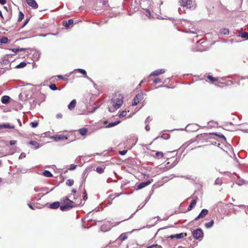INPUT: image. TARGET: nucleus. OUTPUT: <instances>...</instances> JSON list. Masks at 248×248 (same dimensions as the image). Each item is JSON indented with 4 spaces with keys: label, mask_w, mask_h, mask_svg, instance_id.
Wrapping results in <instances>:
<instances>
[{
    "label": "nucleus",
    "mask_w": 248,
    "mask_h": 248,
    "mask_svg": "<svg viewBox=\"0 0 248 248\" xmlns=\"http://www.w3.org/2000/svg\"><path fill=\"white\" fill-rule=\"evenodd\" d=\"M124 102V96L120 93L115 94L110 101L111 106H109L108 109L109 112H113L120 108Z\"/></svg>",
    "instance_id": "f257e3e1"
},
{
    "label": "nucleus",
    "mask_w": 248,
    "mask_h": 248,
    "mask_svg": "<svg viewBox=\"0 0 248 248\" xmlns=\"http://www.w3.org/2000/svg\"><path fill=\"white\" fill-rule=\"evenodd\" d=\"M180 5L186 9H194L196 4L194 0H180Z\"/></svg>",
    "instance_id": "f03ea898"
},
{
    "label": "nucleus",
    "mask_w": 248,
    "mask_h": 248,
    "mask_svg": "<svg viewBox=\"0 0 248 248\" xmlns=\"http://www.w3.org/2000/svg\"><path fill=\"white\" fill-rule=\"evenodd\" d=\"M192 235L196 239H202L203 237V232L201 229L198 228L193 231Z\"/></svg>",
    "instance_id": "7ed1b4c3"
},
{
    "label": "nucleus",
    "mask_w": 248,
    "mask_h": 248,
    "mask_svg": "<svg viewBox=\"0 0 248 248\" xmlns=\"http://www.w3.org/2000/svg\"><path fill=\"white\" fill-rule=\"evenodd\" d=\"M143 98V93L142 92L139 93L134 97L133 102L132 106H136L138 103L141 101Z\"/></svg>",
    "instance_id": "20e7f679"
},
{
    "label": "nucleus",
    "mask_w": 248,
    "mask_h": 248,
    "mask_svg": "<svg viewBox=\"0 0 248 248\" xmlns=\"http://www.w3.org/2000/svg\"><path fill=\"white\" fill-rule=\"evenodd\" d=\"M166 72V69H157L152 72L149 75V77H151L152 76H157L161 74H163Z\"/></svg>",
    "instance_id": "39448f33"
},
{
    "label": "nucleus",
    "mask_w": 248,
    "mask_h": 248,
    "mask_svg": "<svg viewBox=\"0 0 248 248\" xmlns=\"http://www.w3.org/2000/svg\"><path fill=\"white\" fill-rule=\"evenodd\" d=\"M208 210L205 209H202L199 215L195 218V220L197 221L200 218H203L208 214Z\"/></svg>",
    "instance_id": "423d86ee"
},
{
    "label": "nucleus",
    "mask_w": 248,
    "mask_h": 248,
    "mask_svg": "<svg viewBox=\"0 0 248 248\" xmlns=\"http://www.w3.org/2000/svg\"><path fill=\"white\" fill-rule=\"evenodd\" d=\"M64 205H60V208L61 211H64L71 209V208L75 207V205L68 204V203H64Z\"/></svg>",
    "instance_id": "0eeeda50"
},
{
    "label": "nucleus",
    "mask_w": 248,
    "mask_h": 248,
    "mask_svg": "<svg viewBox=\"0 0 248 248\" xmlns=\"http://www.w3.org/2000/svg\"><path fill=\"white\" fill-rule=\"evenodd\" d=\"M111 228V225L110 223L109 222H107L106 224L102 225L100 227V229L103 232H106L110 230Z\"/></svg>",
    "instance_id": "6e6552de"
},
{
    "label": "nucleus",
    "mask_w": 248,
    "mask_h": 248,
    "mask_svg": "<svg viewBox=\"0 0 248 248\" xmlns=\"http://www.w3.org/2000/svg\"><path fill=\"white\" fill-rule=\"evenodd\" d=\"M52 138L56 141H58L59 140H65L67 139V137L62 135L53 136L52 137Z\"/></svg>",
    "instance_id": "1a4fd4ad"
},
{
    "label": "nucleus",
    "mask_w": 248,
    "mask_h": 248,
    "mask_svg": "<svg viewBox=\"0 0 248 248\" xmlns=\"http://www.w3.org/2000/svg\"><path fill=\"white\" fill-rule=\"evenodd\" d=\"M28 4L33 9L38 8V4L35 0H26Z\"/></svg>",
    "instance_id": "9d476101"
},
{
    "label": "nucleus",
    "mask_w": 248,
    "mask_h": 248,
    "mask_svg": "<svg viewBox=\"0 0 248 248\" xmlns=\"http://www.w3.org/2000/svg\"><path fill=\"white\" fill-rule=\"evenodd\" d=\"M150 184H151L150 181H147L146 182L140 183L137 186V189H140L141 188H143L145 187V186H148Z\"/></svg>",
    "instance_id": "9b49d317"
},
{
    "label": "nucleus",
    "mask_w": 248,
    "mask_h": 248,
    "mask_svg": "<svg viewBox=\"0 0 248 248\" xmlns=\"http://www.w3.org/2000/svg\"><path fill=\"white\" fill-rule=\"evenodd\" d=\"M63 202L64 203H68V204L75 205V207L77 204H81V202H80L79 203H76L70 200L67 197H65L63 200Z\"/></svg>",
    "instance_id": "f8f14e48"
},
{
    "label": "nucleus",
    "mask_w": 248,
    "mask_h": 248,
    "mask_svg": "<svg viewBox=\"0 0 248 248\" xmlns=\"http://www.w3.org/2000/svg\"><path fill=\"white\" fill-rule=\"evenodd\" d=\"M15 127L14 125H11L8 123L3 124H0V129L2 128H9V129H13Z\"/></svg>",
    "instance_id": "ddd939ff"
},
{
    "label": "nucleus",
    "mask_w": 248,
    "mask_h": 248,
    "mask_svg": "<svg viewBox=\"0 0 248 248\" xmlns=\"http://www.w3.org/2000/svg\"><path fill=\"white\" fill-rule=\"evenodd\" d=\"M10 97L7 95H4L1 97V101L3 104H7L10 102Z\"/></svg>",
    "instance_id": "4468645a"
},
{
    "label": "nucleus",
    "mask_w": 248,
    "mask_h": 248,
    "mask_svg": "<svg viewBox=\"0 0 248 248\" xmlns=\"http://www.w3.org/2000/svg\"><path fill=\"white\" fill-rule=\"evenodd\" d=\"M62 23L63 25L65 26L66 28H68L70 27L71 25H72L73 23V20L71 19H69L68 21H63Z\"/></svg>",
    "instance_id": "2eb2a0df"
},
{
    "label": "nucleus",
    "mask_w": 248,
    "mask_h": 248,
    "mask_svg": "<svg viewBox=\"0 0 248 248\" xmlns=\"http://www.w3.org/2000/svg\"><path fill=\"white\" fill-rule=\"evenodd\" d=\"M29 144L33 147V148L37 149L40 147L39 143L33 140H31Z\"/></svg>",
    "instance_id": "dca6fc26"
},
{
    "label": "nucleus",
    "mask_w": 248,
    "mask_h": 248,
    "mask_svg": "<svg viewBox=\"0 0 248 248\" xmlns=\"http://www.w3.org/2000/svg\"><path fill=\"white\" fill-rule=\"evenodd\" d=\"M76 105V100L74 99L73 100L70 104L68 106V108L69 110H72L73 109Z\"/></svg>",
    "instance_id": "f3484780"
},
{
    "label": "nucleus",
    "mask_w": 248,
    "mask_h": 248,
    "mask_svg": "<svg viewBox=\"0 0 248 248\" xmlns=\"http://www.w3.org/2000/svg\"><path fill=\"white\" fill-rule=\"evenodd\" d=\"M196 202H197V201L196 199H193L191 202V203L190 204V205H189V206L188 207V208H187V210L188 211H190L192 210V209L193 208V207H194L196 204Z\"/></svg>",
    "instance_id": "a211bd4d"
},
{
    "label": "nucleus",
    "mask_w": 248,
    "mask_h": 248,
    "mask_svg": "<svg viewBox=\"0 0 248 248\" xmlns=\"http://www.w3.org/2000/svg\"><path fill=\"white\" fill-rule=\"evenodd\" d=\"M60 203L59 202H55L50 204L49 207L52 209H57L60 207Z\"/></svg>",
    "instance_id": "6ab92c4d"
},
{
    "label": "nucleus",
    "mask_w": 248,
    "mask_h": 248,
    "mask_svg": "<svg viewBox=\"0 0 248 248\" xmlns=\"http://www.w3.org/2000/svg\"><path fill=\"white\" fill-rule=\"evenodd\" d=\"M121 121L120 120H118V121H116L115 122H111V123H109L107 126H106V127L107 128H110V127H113L117 124H118L119 123H120Z\"/></svg>",
    "instance_id": "aec40b11"
},
{
    "label": "nucleus",
    "mask_w": 248,
    "mask_h": 248,
    "mask_svg": "<svg viewBox=\"0 0 248 248\" xmlns=\"http://www.w3.org/2000/svg\"><path fill=\"white\" fill-rule=\"evenodd\" d=\"M239 36L242 38H245L246 40H248V33L246 32L239 31Z\"/></svg>",
    "instance_id": "412c9836"
},
{
    "label": "nucleus",
    "mask_w": 248,
    "mask_h": 248,
    "mask_svg": "<svg viewBox=\"0 0 248 248\" xmlns=\"http://www.w3.org/2000/svg\"><path fill=\"white\" fill-rule=\"evenodd\" d=\"M186 32H190L191 33H196L197 29L193 27L190 28H188L187 29H185Z\"/></svg>",
    "instance_id": "4be33fe9"
},
{
    "label": "nucleus",
    "mask_w": 248,
    "mask_h": 248,
    "mask_svg": "<svg viewBox=\"0 0 248 248\" xmlns=\"http://www.w3.org/2000/svg\"><path fill=\"white\" fill-rule=\"evenodd\" d=\"M214 224V220H211L210 222H206L205 223L204 225L205 227L207 229L211 228Z\"/></svg>",
    "instance_id": "5701e85b"
},
{
    "label": "nucleus",
    "mask_w": 248,
    "mask_h": 248,
    "mask_svg": "<svg viewBox=\"0 0 248 248\" xmlns=\"http://www.w3.org/2000/svg\"><path fill=\"white\" fill-rule=\"evenodd\" d=\"M78 131L80 135H81L82 136H85L86 135L88 132V130L87 128H82L79 129Z\"/></svg>",
    "instance_id": "b1692460"
},
{
    "label": "nucleus",
    "mask_w": 248,
    "mask_h": 248,
    "mask_svg": "<svg viewBox=\"0 0 248 248\" xmlns=\"http://www.w3.org/2000/svg\"><path fill=\"white\" fill-rule=\"evenodd\" d=\"M43 174L45 176L47 177H51L53 176L52 174L49 170H45L43 172Z\"/></svg>",
    "instance_id": "393cba45"
},
{
    "label": "nucleus",
    "mask_w": 248,
    "mask_h": 248,
    "mask_svg": "<svg viewBox=\"0 0 248 248\" xmlns=\"http://www.w3.org/2000/svg\"><path fill=\"white\" fill-rule=\"evenodd\" d=\"M9 40L6 37H2L0 38V43L2 44H7L9 42Z\"/></svg>",
    "instance_id": "a878e982"
},
{
    "label": "nucleus",
    "mask_w": 248,
    "mask_h": 248,
    "mask_svg": "<svg viewBox=\"0 0 248 248\" xmlns=\"http://www.w3.org/2000/svg\"><path fill=\"white\" fill-rule=\"evenodd\" d=\"M10 50H11L14 53H17V52H19V51H24L25 50V48L18 47V48H12V49H11Z\"/></svg>",
    "instance_id": "bb28decb"
},
{
    "label": "nucleus",
    "mask_w": 248,
    "mask_h": 248,
    "mask_svg": "<svg viewBox=\"0 0 248 248\" xmlns=\"http://www.w3.org/2000/svg\"><path fill=\"white\" fill-rule=\"evenodd\" d=\"M222 184V179L219 177L217 178L215 182V185L220 186Z\"/></svg>",
    "instance_id": "cd10ccee"
},
{
    "label": "nucleus",
    "mask_w": 248,
    "mask_h": 248,
    "mask_svg": "<svg viewBox=\"0 0 248 248\" xmlns=\"http://www.w3.org/2000/svg\"><path fill=\"white\" fill-rule=\"evenodd\" d=\"M220 33L224 35H227L229 33V31L227 29H222L220 30Z\"/></svg>",
    "instance_id": "c85d7f7f"
},
{
    "label": "nucleus",
    "mask_w": 248,
    "mask_h": 248,
    "mask_svg": "<svg viewBox=\"0 0 248 248\" xmlns=\"http://www.w3.org/2000/svg\"><path fill=\"white\" fill-rule=\"evenodd\" d=\"M127 238V235L125 233H123L121 234L119 237V239L121 241H124V240H126Z\"/></svg>",
    "instance_id": "c756f323"
},
{
    "label": "nucleus",
    "mask_w": 248,
    "mask_h": 248,
    "mask_svg": "<svg viewBox=\"0 0 248 248\" xmlns=\"http://www.w3.org/2000/svg\"><path fill=\"white\" fill-rule=\"evenodd\" d=\"M24 15L22 12H19V16L18 18V22H20L22 21V20L24 18Z\"/></svg>",
    "instance_id": "7c9ffc66"
},
{
    "label": "nucleus",
    "mask_w": 248,
    "mask_h": 248,
    "mask_svg": "<svg viewBox=\"0 0 248 248\" xmlns=\"http://www.w3.org/2000/svg\"><path fill=\"white\" fill-rule=\"evenodd\" d=\"M27 63L25 62H21L19 64L16 66V68H23L26 65Z\"/></svg>",
    "instance_id": "2f4dec72"
},
{
    "label": "nucleus",
    "mask_w": 248,
    "mask_h": 248,
    "mask_svg": "<svg viewBox=\"0 0 248 248\" xmlns=\"http://www.w3.org/2000/svg\"><path fill=\"white\" fill-rule=\"evenodd\" d=\"M75 71H78L80 73L83 74L85 76V77H86V76H87L86 71L85 70L83 69H75Z\"/></svg>",
    "instance_id": "473e14b6"
},
{
    "label": "nucleus",
    "mask_w": 248,
    "mask_h": 248,
    "mask_svg": "<svg viewBox=\"0 0 248 248\" xmlns=\"http://www.w3.org/2000/svg\"><path fill=\"white\" fill-rule=\"evenodd\" d=\"M184 237V234L183 233H180L179 234H176L174 235L173 237L176 239H180L183 238Z\"/></svg>",
    "instance_id": "72a5a7b5"
},
{
    "label": "nucleus",
    "mask_w": 248,
    "mask_h": 248,
    "mask_svg": "<svg viewBox=\"0 0 248 248\" xmlns=\"http://www.w3.org/2000/svg\"><path fill=\"white\" fill-rule=\"evenodd\" d=\"M74 181L73 179H68L67 180L66 184L68 186H72L73 185Z\"/></svg>",
    "instance_id": "f704fd0d"
},
{
    "label": "nucleus",
    "mask_w": 248,
    "mask_h": 248,
    "mask_svg": "<svg viewBox=\"0 0 248 248\" xmlns=\"http://www.w3.org/2000/svg\"><path fill=\"white\" fill-rule=\"evenodd\" d=\"M207 78L209 79L212 82H214L217 80V78H214L211 76L208 75L207 77Z\"/></svg>",
    "instance_id": "c9c22d12"
},
{
    "label": "nucleus",
    "mask_w": 248,
    "mask_h": 248,
    "mask_svg": "<svg viewBox=\"0 0 248 248\" xmlns=\"http://www.w3.org/2000/svg\"><path fill=\"white\" fill-rule=\"evenodd\" d=\"M96 171L99 173H102L104 172V169L102 167H97L96 168Z\"/></svg>",
    "instance_id": "e433bc0d"
},
{
    "label": "nucleus",
    "mask_w": 248,
    "mask_h": 248,
    "mask_svg": "<svg viewBox=\"0 0 248 248\" xmlns=\"http://www.w3.org/2000/svg\"><path fill=\"white\" fill-rule=\"evenodd\" d=\"M143 13L148 17H150L151 16L150 11L147 9H144Z\"/></svg>",
    "instance_id": "4c0bfd02"
},
{
    "label": "nucleus",
    "mask_w": 248,
    "mask_h": 248,
    "mask_svg": "<svg viewBox=\"0 0 248 248\" xmlns=\"http://www.w3.org/2000/svg\"><path fill=\"white\" fill-rule=\"evenodd\" d=\"M50 89L53 91H56L57 90L56 85L55 84H51L49 86Z\"/></svg>",
    "instance_id": "58836bf2"
},
{
    "label": "nucleus",
    "mask_w": 248,
    "mask_h": 248,
    "mask_svg": "<svg viewBox=\"0 0 248 248\" xmlns=\"http://www.w3.org/2000/svg\"><path fill=\"white\" fill-rule=\"evenodd\" d=\"M127 114V112L125 110H123L122 111L120 114H119V117H124Z\"/></svg>",
    "instance_id": "ea45409f"
},
{
    "label": "nucleus",
    "mask_w": 248,
    "mask_h": 248,
    "mask_svg": "<svg viewBox=\"0 0 248 248\" xmlns=\"http://www.w3.org/2000/svg\"><path fill=\"white\" fill-rule=\"evenodd\" d=\"M213 134L215 135H217V136H218L219 137H220V138H222V139H223L224 140H226V139L225 138V137L221 134H217V133H213Z\"/></svg>",
    "instance_id": "a19ab883"
},
{
    "label": "nucleus",
    "mask_w": 248,
    "mask_h": 248,
    "mask_svg": "<svg viewBox=\"0 0 248 248\" xmlns=\"http://www.w3.org/2000/svg\"><path fill=\"white\" fill-rule=\"evenodd\" d=\"M30 124L32 128H35L38 126V123L37 122H31Z\"/></svg>",
    "instance_id": "79ce46f5"
},
{
    "label": "nucleus",
    "mask_w": 248,
    "mask_h": 248,
    "mask_svg": "<svg viewBox=\"0 0 248 248\" xmlns=\"http://www.w3.org/2000/svg\"><path fill=\"white\" fill-rule=\"evenodd\" d=\"M83 199L85 201L88 199V195L86 191L85 190H84V192H83Z\"/></svg>",
    "instance_id": "37998d69"
},
{
    "label": "nucleus",
    "mask_w": 248,
    "mask_h": 248,
    "mask_svg": "<svg viewBox=\"0 0 248 248\" xmlns=\"http://www.w3.org/2000/svg\"><path fill=\"white\" fill-rule=\"evenodd\" d=\"M155 155L159 158H162L163 156V153L161 152H157L156 153Z\"/></svg>",
    "instance_id": "c03bdc74"
},
{
    "label": "nucleus",
    "mask_w": 248,
    "mask_h": 248,
    "mask_svg": "<svg viewBox=\"0 0 248 248\" xmlns=\"http://www.w3.org/2000/svg\"><path fill=\"white\" fill-rule=\"evenodd\" d=\"M161 82V80L159 78H156L154 79V82L155 84H157L160 83Z\"/></svg>",
    "instance_id": "a18cd8bd"
},
{
    "label": "nucleus",
    "mask_w": 248,
    "mask_h": 248,
    "mask_svg": "<svg viewBox=\"0 0 248 248\" xmlns=\"http://www.w3.org/2000/svg\"><path fill=\"white\" fill-rule=\"evenodd\" d=\"M46 189V188H39V187H35L34 190L36 192H38V191H44V189Z\"/></svg>",
    "instance_id": "49530a36"
},
{
    "label": "nucleus",
    "mask_w": 248,
    "mask_h": 248,
    "mask_svg": "<svg viewBox=\"0 0 248 248\" xmlns=\"http://www.w3.org/2000/svg\"><path fill=\"white\" fill-rule=\"evenodd\" d=\"M146 201L143 204L139 205V206L138 207L137 211L140 210L143 207V206L146 204Z\"/></svg>",
    "instance_id": "de8ad7c7"
},
{
    "label": "nucleus",
    "mask_w": 248,
    "mask_h": 248,
    "mask_svg": "<svg viewBox=\"0 0 248 248\" xmlns=\"http://www.w3.org/2000/svg\"><path fill=\"white\" fill-rule=\"evenodd\" d=\"M151 120H152V119L150 118V117L149 116L145 120V123L148 124Z\"/></svg>",
    "instance_id": "09e8293b"
},
{
    "label": "nucleus",
    "mask_w": 248,
    "mask_h": 248,
    "mask_svg": "<svg viewBox=\"0 0 248 248\" xmlns=\"http://www.w3.org/2000/svg\"><path fill=\"white\" fill-rule=\"evenodd\" d=\"M126 153H127L126 150H123V151H119V154L122 155H125Z\"/></svg>",
    "instance_id": "8fccbe9b"
},
{
    "label": "nucleus",
    "mask_w": 248,
    "mask_h": 248,
    "mask_svg": "<svg viewBox=\"0 0 248 248\" xmlns=\"http://www.w3.org/2000/svg\"><path fill=\"white\" fill-rule=\"evenodd\" d=\"M9 143H10V145H15L16 143V140H10L9 142Z\"/></svg>",
    "instance_id": "3c124183"
},
{
    "label": "nucleus",
    "mask_w": 248,
    "mask_h": 248,
    "mask_svg": "<svg viewBox=\"0 0 248 248\" xmlns=\"http://www.w3.org/2000/svg\"><path fill=\"white\" fill-rule=\"evenodd\" d=\"M77 166L74 164L71 165L70 167L69 168L70 170H74L76 168Z\"/></svg>",
    "instance_id": "603ef678"
},
{
    "label": "nucleus",
    "mask_w": 248,
    "mask_h": 248,
    "mask_svg": "<svg viewBox=\"0 0 248 248\" xmlns=\"http://www.w3.org/2000/svg\"><path fill=\"white\" fill-rule=\"evenodd\" d=\"M145 129L146 131H149L150 129V126L148 124H146Z\"/></svg>",
    "instance_id": "864d4df0"
},
{
    "label": "nucleus",
    "mask_w": 248,
    "mask_h": 248,
    "mask_svg": "<svg viewBox=\"0 0 248 248\" xmlns=\"http://www.w3.org/2000/svg\"><path fill=\"white\" fill-rule=\"evenodd\" d=\"M29 21V19H26V20L24 22V23L23 25L22 26V28L24 27L26 24H28Z\"/></svg>",
    "instance_id": "5fc2aeb1"
},
{
    "label": "nucleus",
    "mask_w": 248,
    "mask_h": 248,
    "mask_svg": "<svg viewBox=\"0 0 248 248\" xmlns=\"http://www.w3.org/2000/svg\"><path fill=\"white\" fill-rule=\"evenodd\" d=\"M56 117L57 118H62V115L61 113H58L57 114Z\"/></svg>",
    "instance_id": "6e6d98bb"
},
{
    "label": "nucleus",
    "mask_w": 248,
    "mask_h": 248,
    "mask_svg": "<svg viewBox=\"0 0 248 248\" xmlns=\"http://www.w3.org/2000/svg\"><path fill=\"white\" fill-rule=\"evenodd\" d=\"M123 193H115V197H118L119 196H120V195H123Z\"/></svg>",
    "instance_id": "4d7b16f0"
},
{
    "label": "nucleus",
    "mask_w": 248,
    "mask_h": 248,
    "mask_svg": "<svg viewBox=\"0 0 248 248\" xmlns=\"http://www.w3.org/2000/svg\"><path fill=\"white\" fill-rule=\"evenodd\" d=\"M6 3V0H0V3L3 5Z\"/></svg>",
    "instance_id": "13d9d810"
},
{
    "label": "nucleus",
    "mask_w": 248,
    "mask_h": 248,
    "mask_svg": "<svg viewBox=\"0 0 248 248\" xmlns=\"http://www.w3.org/2000/svg\"><path fill=\"white\" fill-rule=\"evenodd\" d=\"M58 78H60V79H64V77L62 76H61V75L58 76Z\"/></svg>",
    "instance_id": "bf43d9fd"
},
{
    "label": "nucleus",
    "mask_w": 248,
    "mask_h": 248,
    "mask_svg": "<svg viewBox=\"0 0 248 248\" xmlns=\"http://www.w3.org/2000/svg\"><path fill=\"white\" fill-rule=\"evenodd\" d=\"M72 192L74 194H75L76 193L77 190L76 189H73Z\"/></svg>",
    "instance_id": "052dcab7"
},
{
    "label": "nucleus",
    "mask_w": 248,
    "mask_h": 248,
    "mask_svg": "<svg viewBox=\"0 0 248 248\" xmlns=\"http://www.w3.org/2000/svg\"><path fill=\"white\" fill-rule=\"evenodd\" d=\"M28 206H29V207H30V208H31V209H34V208L32 207V206L31 204L29 203V204H28Z\"/></svg>",
    "instance_id": "680f3d73"
},
{
    "label": "nucleus",
    "mask_w": 248,
    "mask_h": 248,
    "mask_svg": "<svg viewBox=\"0 0 248 248\" xmlns=\"http://www.w3.org/2000/svg\"><path fill=\"white\" fill-rule=\"evenodd\" d=\"M17 122H18V123L19 124V126H21V123L20 120L19 119H17Z\"/></svg>",
    "instance_id": "e2e57ef3"
},
{
    "label": "nucleus",
    "mask_w": 248,
    "mask_h": 248,
    "mask_svg": "<svg viewBox=\"0 0 248 248\" xmlns=\"http://www.w3.org/2000/svg\"><path fill=\"white\" fill-rule=\"evenodd\" d=\"M86 78H88L89 79V80L91 81V82H93L92 79L91 78H90L89 77H88L87 76H86Z\"/></svg>",
    "instance_id": "0e129e2a"
},
{
    "label": "nucleus",
    "mask_w": 248,
    "mask_h": 248,
    "mask_svg": "<svg viewBox=\"0 0 248 248\" xmlns=\"http://www.w3.org/2000/svg\"><path fill=\"white\" fill-rule=\"evenodd\" d=\"M0 16L1 18H3V15L2 14L1 11L0 10Z\"/></svg>",
    "instance_id": "69168bd1"
},
{
    "label": "nucleus",
    "mask_w": 248,
    "mask_h": 248,
    "mask_svg": "<svg viewBox=\"0 0 248 248\" xmlns=\"http://www.w3.org/2000/svg\"><path fill=\"white\" fill-rule=\"evenodd\" d=\"M21 156L25 157V155L24 154H21V155H20V156H19V158H20L21 157Z\"/></svg>",
    "instance_id": "338daca9"
},
{
    "label": "nucleus",
    "mask_w": 248,
    "mask_h": 248,
    "mask_svg": "<svg viewBox=\"0 0 248 248\" xmlns=\"http://www.w3.org/2000/svg\"><path fill=\"white\" fill-rule=\"evenodd\" d=\"M21 156L25 157V155L24 154H21V155H20V156H19V158H20L21 157Z\"/></svg>",
    "instance_id": "774afa93"
}]
</instances>
